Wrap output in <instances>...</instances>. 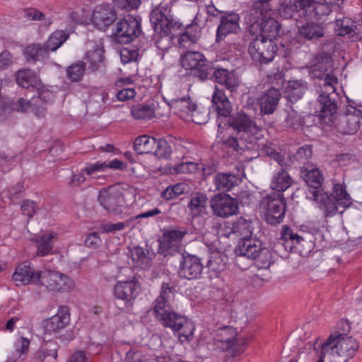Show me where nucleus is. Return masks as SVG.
<instances>
[{"instance_id":"60","label":"nucleus","mask_w":362,"mask_h":362,"mask_svg":"<svg viewBox=\"0 0 362 362\" xmlns=\"http://www.w3.org/2000/svg\"><path fill=\"white\" fill-rule=\"evenodd\" d=\"M115 6L119 9L132 11L140 5V0H112Z\"/></svg>"},{"instance_id":"28","label":"nucleus","mask_w":362,"mask_h":362,"mask_svg":"<svg viewBox=\"0 0 362 362\" xmlns=\"http://www.w3.org/2000/svg\"><path fill=\"white\" fill-rule=\"evenodd\" d=\"M123 162L117 158L104 162L97 161L94 163H88L83 168V173L89 176H94L98 173L105 172L107 169L122 170L124 168Z\"/></svg>"},{"instance_id":"29","label":"nucleus","mask_w":362,"mask_h":362,"mask_svg":"<svg viewBox=\"0 0 362 362\" xmlns=\"http://www.w3.org/2000/svg\"><path fill=\"white\" fill-rule=\"evenodd\" d=\"M212 103L218 117H227L230 115L232 105L223 90L217 88H215L213 93Z\"/></svg>"},{"instance_id":"27","label":"nucleus","mask_w":362,"mask_h":362,"mask_svg":"<svg viewBox=\"0 0 362 362\" xmlns=\"http://www.w3.org/2000/svg\"><path fill=\"white\" fill-rule=\"evenodd\" d=\"M281 93L275 88L268 89L258 100L260 111L264 115L272 114L276 108Z\"/></svg>"},{"instance_id":"55","label":"nucleus","mask_w":362,"mask_h":362,"mask_svg":"<svg viewBox=\"0 0 362 362\" xmlns=\"http://www.w3.org/2000/svg\"><path fill=\"white\" fill-rule=\"evenodd\" d=\"M152 153L158 158L168 159L172 153V148L165 139H156V144Z\"/></svg>"},{"instance_id":"43","label":"nucleus","mask_w":362,"mask_h":362,"mask_svg":"<svg viewBox=\"0 0 362 362\" xmlns=\"http://www.w3.org/2000/svg\"><path fill=\"white\" fill-rule=\"evenodd\" d=\"M239 181L235 175L228 173H218L214 177L216 189L221 191L230 190Z\"/></svg>"},{"instance_id":"40","label":"nucleus","mask_w":362,"mask_h":362,"mask_svg":"<svg viewBox=\"0 0 362 362\" xmlns=\"http://www.w3.org/2000/svg\"><path fill=\"white\" fill-rule=\"evenodd\" d=\"M332 191L333 196H329L334 199L336 203L337 210L338 209L337 204L344 208H347L351 204V199L350 195L346 190V186L340 183L334 184Z\"/></svg>"},{"instance_id":"16","label":"nucleus","mask_w":362,"mask_h":362,"mask_svg":"<svg viewBox=\"0 0 362 362\" xmlns=\"http://www.w3.org/2000/svg\"><path fill=\"white\" fill-rule=\"evenodd\" d=\"M139 286L135 279L129 281H119L114 287L115 297L124 303V308L129 309L138 296Z\"/></svg>"},{"instance_id":"11","label":"nucleus","mask_w":362,"mask_h":362,"mask_svg":"<svg viewBox=\"0 0 362 362\" xmlns=\"http://www.w3.org/2000/svg\"><path fill=\"white\" fill-rule=\"evenodd\" d=\"M235 261L241 267L246 262L255 261L259 269H268L276 261V250H235Z\"/></svg>"},{"instance_id":"42","label":"nucleus","mask_w":362,"mask_h":362,"mask_svg":"<svg viewBox=\"0 0 362 362\" xmlns=\"http://www.w3.org/2000/svg\"><path fill=\"white\" fill-rule=\"evenodd\" d=\"M58 238V233L54 230H48L41 236L34 235L31 241L37 249H52L54 242Z\"/></svg>"},{"instance_id":"18","label":"nucleus","mask_w":362,"mask_h":362,"mask_svg":"<svg viewBox=\"0 0 362 362\" xmlns=\"http://www.w3.org/2000/svg\"><path fill=\"white\" fill-rule=\"evenodd\" d=\"M211 206L215 215L228 217L238 211V204L235 199L228 194H216L211 201Z\"/></svg>"},{"instance_id":"13","label":"nucleus","mask_w":362,"mask_h":362,"mask_svg":"<svg viewBox=\"0 0 362 362\" xmlns=\"http://www.w3.org/2000/svg\"><path fill=\"white\" fill-rule=\"evenodd\" d=\"M117 18L114 6L107 3L95 5L91 12L90 25L98 30L105 32Z\"/></svg>"},{"instance_id":"63","label":"nucleus","mask_w":362,"mask_h":362,"mask_svg":"<svg viewBox=\"0 0 362 362\" xmlns=\"http://www.w3.org/2000/svg\"><path fill=\"white\" fill-rule=\"evenodd\" d=\"M101 244L102 240L100 238L98 233H92L88 234L84 241L85 246L91 249H96L97 247H100Z\"/></svg>"},{"instance_id":"10","label":"nucleus","mask_w":362,"mask_h":362,"mask_svg":"<svg viewBox=\"0 0 362 362\" xmlns=\"http://www.w3.org/2000/svg\"><path fill=\"white\" fill-rule=\"evenodd\" d=\"M236 336L237 331L233 327L227 326L218 329L216 340L226 353V357L228 355L235 357L244 352L245 341L243 339H237Z\"/></svg>"},{"instance_id":"46","label":"nucleus","mask_w":362,"mask_h":362,"mask_svg":"<svg viewBox=\"0 0 362 362\" xmlns=\"http://www.w3.org/2000/svg\"><path fill=\"white\" fill-rule=\"evenodd\" d=\"M331 11L332 8L328 3L325 1L317 2L314 0L312 4V8H310L305 19L319 21L321 20L323 16L329 15Z\"/></svg>"},{"instance_id":"44","label":"nucleus","mask_w":362,"mask_h":362,"mask_svg":"<svg viewBox=\"0 0 362 362\" xmlns=\"http://www.w3.org/2000/svg\"><path fill=\"white\" fill-rule=\"evenodd\" d=\"M24 53L28 62L42 60L49 55L44 44L30 45L25 47Z\"/></svg>"},{"instance_id":"20","label":"nucleus","mask_w":362,"mask_h":362,"mask_svg":"<svg viewBox=\"0 0 362 362\" xmlns=\"http://www.w3.org/2000/svg\"><path fill=\"white\" fill-rule=\"evenodd\" d=\"M202 271V264L200 259L185 251L179 269L180 276L189 280L195 279L201 275Z\"/></svg>"},{"instance_id":"64","label":"nucleus","mask_w":362,"mask_h":362,"mask_svg":"<svg viewBox=\"0 0 362 362\" xmlns=\"http://www.w3.org/2000/svg\"><path fill=\"white\" fill-rule=\"evenodd\" d=\"M13 62V55L9 51L4 50L0 53V71L9 68Z\"/></svg>"},{"instance_id":"58","label":"nucleus","mask_w":362,"mask_h":362,"mask_svg":"<svg viewBox=\"0 0 362 362\" xmlns=\"http://www.w3.org/2000/svg\"><path fill=\"white\" fill-rule=\"evenodd\" d=\"M25 15L28 19L32 21H45V23L47 25H49L52 23V18H45L42 12L34 8L26 9Z\"/></svg>"},{"instance_id":"33","label":"nucleus","mask_w":362,"mask_h":362,"mask_svg":"<svg viewBox=\"0 0 362 362\" xmlns=\"http://www.w3.org/2000/svg\"><path fill=\"white\" fill-rule=\"evenodd\" d=\"M208 198L202 193H196L188 203V208L192 218L206 214Z\"/></svg>"},{"instance_id":"6","label":"nucleus","mask_w":362,"mask_h":362,"mask_svg":"<svg viewBox=\"0 0 362 362\" xmlns=\"http://www.w3.org/2000/svg\"><path fill=\"white\" fill-rule=\"evenodd\" d=\"M228 124L240 139L249 144H256L263 138V131L246 114L238 112L229 117Z\"/></svg>"},{"instance_id":"5","label":"nucleus","mask_w":362,"mask_h":362,"mask_svg":"<svg viewBox=\"0 0 362 362\" xmlns=\"http://www.w3.org/2000/svg\"><path fill=\"white\" fill-rule=\"evenodd\" d=\"M305 181L308 187L306 197L315 202L325 217L334 216L337 213L336 203L329 194L321 189L323 181L321 171L317 168L309 170L305 175Z\"/></svg>"},{"instance_id":"61","label":"nucleus","mask_w":362,"mask_h":362,"mask_svg":"<svg viewBox=\"0 0 362 362\" xmlns=\"http://www.w3.org/2000/svg\"><path fill=\"white\" fill-rule=\"evenodd\" d=\"M37 209V203L30 199L25 200L21 204L22 212L28 218H31L34 216Z\"/></svg>"},{"instance_id":"49","label":"nucleus","mask_w":362,"mask_h":362,"mask_svg":"<svg viewBox=\"0 0 362 362\" xmlns=\"http://www.w3.org/2000/svg\"><path fill=\"white\" fill-rule=\"evenodd\" d=\"M331 62V57L325 52L315 55L310 62V69L313 72H326Z\"/></svg>"},{"instance_id":"36","label":"nucleus","mask_w":362,"mask_h":362,"mask_svg":"<svg viewBox=\"0 0 362 362\" xmlns=\"http://www.w3.org/2000/svg\"><path fill=\"white\" fill-rule=\"evenodd\" d=\"M69 37V33L63 30H57L50 34L44 44L48 53L57 51Z\"/></svg>"},{"instance_id":"24","label":"nucleus","mask_w":362,"mask_h":362,"mask_svg":"<svg viewBox=\"0 0 362 362\" xmlns=\"http://www.w3.org/2000/svg\"><path fill=\"white\" fill-rule=\"evenodd\" d=\"M212 78L216 83L223 86L230 92L236 90L240 85V81L235 72L226 69L216 67Z\"/></svg>"},{"instance_id":"22","label":"nucleus","mask_w":362,"mask_h":362,"mask_svg":"<svg viewBox=\"0 0 362 362\" xmlns=\"http://www.w3.org/2000/svg\"><path fill=\"white\" fill-rule=\"evenodd\" d=\"M38 95H33L30 100H27L23 98L18 100V110L25 112L30 110L37 117H44L46 113V101L45 100V93H40L37 90Z\"/></svg>"},{"instance_id":"59","label":"nucleus","mask_w":362,"mask_h":362,"mask_svg":"<svg viewBox=\"0 0 362 362\" xmlns=\"http://www.w3.org/2000/svg\"><path fill=\"white\" fill-rule=\"evenodd\" d=\"M126 361L127 362H155L153 358L144 356L141 352L132 350L127 353Z\"/></svg>"},{"instance_id":"17","label":"nucleus","mask_w":362,"mask_h":362,"mask_svg":"<svg viewBox=\"0 0 362 362\" xmlns=\"http://www.w3.org/2000/svg\"><path fill=\"white\" fill-rule=\"evenodd\" d=\"M314 0H288V1L282 5L279 13L284 18H293L298 20V18L303 17L306 18L309 13L312 4Z\"/></svg>"},{"instance_id":"52","label":"nucleus","mask_w":362,"mask_h":362,"mask_svg":"<svg viewBox=\"0 0 362 362\" xmlns=\"http://www.w3.org/2000/svg\"><path fill=\"white\" fill-rule=\"evenodd\" d=\"M281 239L284 242H288V240L291 242L292 245L289 247V249H294L295 245H300V243L305 240L303 237L294 233L293 230L287 226H284L282 228Z\"/></svg>"},{"instance_id":"35","label":"nucleus","mask_w":362,"mask_h":362,"mask_svg":"<svg viewBox=\"0 0 362 362\" xmlns=\"http://www.w3.org/2000/svg\"><path fill=\"white\" fill-rule=\"evenodd\" d=\"M292 184V179L289 174L284 170L281 169L275 173L271 181V188L275 192L282 193L286 191Z\"/></svg>"},{"instance_id":"57","label":"nucleus","mask_w":362,"mask_h":362,"mask_svg":"<svg viewBox=\"0 0 362 362\" xmlns=\"http://www.w3.org/2000/svg\"><path fill=\"white\" fill-rule=\"evenodd\" d=\"M351 327L347 320H341L336 326L335 331L332 333L327 340L337 339L344 337H350L348 335L350 332Z\"/></svg>"},{"instance_id":"1","label":"nucleus","mask_w":362,"mask_h":362,"mask_svg":"<svg viewBox=\"0 0 362 362\" xmlns=\"http://www.w3.org/2000/svg\"><path fill=\"white\" fill-rule=\"evenodd\" d=\"M173 300L174 293L172 288L167 284H163L160 295L155 301V316L164 327L177 332L182 342L190 341L194 331V325L192 321L173 310Z\"/></svg>"},{"instance_id":"19","label":"nucleus","mask_w":362,"mask_h":362,"mask_svg":"<svg viewBox=\"0 0 362 362\" xmlns=\"http://www.w3.org/2000/svg\"><path fill=\"white\" fill-rule=\"evenodd\" d=\"M240 30V17L233 12H225L221 16L220 24L216 30V42L223 40L230 34H236Z\"/></svg>"},{"instance_id":"4","label":"nucleus","mask_w":362,"mask_h":362,"mask_svg":"<svg viewBox=\"0 0 362 362\" xmlns=\"http://www.w3.org/2000/svg\"><path fill=\"white\" fill-rule=\"evenodd\" d=\"M170 8L167 4H160L153 9L150 16V21L155 31L154 40L158 49L167 50L171 46L170 30L175 27L170 13Z\"/></svg>"},{"instance_id":"37","label":"nucleus","mask_w":362,"mask_h":362,"mask_svg":"<svg viewBox=\"0 0 362 362\" xmlns=\"http://www.w3.org/2000/svg\"><path fill=\"white\" fill-rule=\"evenodd\" d=\"M133 83L131 78H121L116 81L115 86L121 88V90H117L116 98L119 101H126L133 99L136 95L134 88H128L127 86Z\"/></svg>"},{"instance_id":"41","label":"nucleus","mask_w":362,"mask_h":362,"mask_svg":"<svg viewBox=\"0 0 362 362\" xmlns=\"http://www.w3.org/2000/svg\"><path fill=\"white\" fill-rule=\"evenodd\" d=\"M156 144V139L148 135H141L134 140V149L139 154L152 153Z\"/></svg>"},{"instance_id":"8","label":"nucleus","mask_w":362,"mask_h":362,"mask_svg":"<svg viewBox=\"0 0 362 362\" xmlns=\"http://www.w3.org/2000/svg\"><path fill=\"white\" fill-rule=\"evenodd\" d=\"M254 37L248 47V52L252 59L259 64H268L272 62L278 50L276 43L264 37Z\"/></svg>"},{"instance_id":"47","label":"nucleus","mask_w":362,"mask_h":362,"mask_svg":"<svg viewBox=\"0 0 362 362\" xmlns=\"http://www.w3.org/2000/svg\"><path fill=\"white\" fill-rule=\"evenodd\" d=\"M355 22L349 18L344 17L336 20L335 30L340 36L352 37L355 33Z\"/></svg>"},{"instance_id":"53","label":"nucleus","mask_w":362,"mask_h":362,"mask_svg":"<svg viewBox=\"0 0 362 362\" xmlns=\"http://www.w3.org/2000/svg\"><path fill=\"white\" fill-rule=\"evenodd\" d=\"M154 110L149 105H137L132 107V115L136 119H149L154 117Z\"/></svg>"},{"instance_id":"48","label":"nucleus","mask_w":362,"mask_h":362,"mask_svg":"<svg viewBox=\"0 0 362 362\" xmlns=\"http://www.w3.org/2000/svg\"><path fill=\"white\" fill-rule=\"evenodd\" d=\"M57 349L58 346L54 342H46L35 353L33 358L34 362H43L48 356L56 359L57 358Z\"/></svg>"},{"instance_id":"26","label":"nucleus","mask_w":362,"mask_h":362,"mask_svg":"<svg viewBox=\"0 0 362 362\" xmlns=\"http://www.w3.org/2000/svg\"><path fill=\"white\" fill-rule=\"evenodd\" d=\"M362 123V112L360 110L351 107L348 110L340 124L341 132L346 134H354L359 129Z\"/></svg>"},{"instance_id":"23","label":"nucleus","mask_w":362,"mask_h":362,"mask_svg":"<svg viewBox=\"0 0 362 362\" xmlns=\"http://www.w3.org/2000/svg\"><path fill=\"white\" fill-rule=\"evenodd\" d=\"M70 321L69 309L62 307L58 313L43 322V327L47 333H57L66 327Z\"/></svg>"},{"instance_id":"51","label":"nucleus","mask_w":362,"mask_h":362,"mask_svg":"<svg viewBox=\"0 0 362 362\" xmlns=\"http://www.w3.org/2000/svg\"><path fill=\"white\" fill-rule=\"evenodd\" d=\"M276 252V256H280L283 259L287 261L293 267H297L302 262V256L299 250H279Z\"/></svg>"},{"instance_id":"15","label":"nucleus","mask_w":362,"mask_h":362,"mask_svg":"<svg viewBox=\"0 0 362 362\" xmlns=\"http://www.w3.org/2000/svg\"><path fill=\"white\" fill-rule=\"evenodd\" d=\"M37 284L44 286L49 291H63L74 287L73 280L68 276L57 271L45 270L38 272Z\"/></svg>"},{"instance_id":"25","label":"nucleus","mask_w":362,"mask_h":362,"mask_svg":"<svg viewBox=\"0 0 362 362\" xmlns=\"http://www.w3.org/2000/svg\"><path fill=\"white\" fill-rule=\"evenodd\" d=\"M170 107L175 115L185 121L187 119L191 118L190 115L197 105L187 96L172 100Z\"/></svg>"},{"instance_id":"3","label":"nucleus","mask_w":362,"mask_h":362,"mask_svg":"<svg viewBox=\"0 0 362 362\" xmlns=\"http://www.w3.org/2000/svg\"><path fill=\"white\" fill-rule=\"evenodd\" d=\"M358 348L359 344L353 337L327 340L321 345L317 362H347L355 356Z\"/></svg>"},{"instance_id":"38","label":"nucleus","mask_w":362,"mask_h":362,"mask_svg":"<svg viewBox=\"0 0 362 362\" xmlns=\"http://www.w3.org/2000/svg\"><path fill=\"white\" fill-rule=\"evenodd\" d=\"M187 234L186 230H168L163 232L161 244L167 249L178 248L179 244Z\"/></svg>"},{"instance_id":"21","label":"nucleus","mask_w":362,"mask_h":362,"mask_svg":"<svg viewBox=\"0 0 362 362\" xmlns=\"http://www.w3.org/2000/svg\"><path fill=\"white\" fill-rule=\"evenodd\" d=\"M39 272H35L33 267L28 262L18 264L13 274V280L17 286L28 285L30 283L38 284Z\"/></svg>"},{"instance_id":"31","label":"nucleus","mask_w":362,"mask_h":362,"mask_svg":"<svg viewBox=\"0 0 362 362\" xmlns=\"http://www.w3.org/2000/svg\"><path fill=\"white\" fill-rule=\"evenodd\" d=\"M17 83L24 88L39 89L40 80L35 72L29 69H24L17 71L16 74Z\"/></svg>"},{"instance_id":"54","label":"nucleus","mask_w":362,"mask_h":362,"mask_svg":"<svg viewBox=\"0 0 362 362\" xmlns=\"http://www.w3.org/2000/svg\"><path fill=\"white\" fill-rule=\"evenodd\" d=\"M85 59L89 64L88 69L95 71L104 59L103 52L100 49L89 51L86 53Z\"/></svg>"},{"instance_id":"14","label":"nucleus","mask_w":362,"mask_h":362,"mask_svg":"<svg viewBox=\"0 0 362 362\" xmlns=\"http://www.w3.org/2000/svg\"><path fill=\"white\" fill-rule=\"evenodd\" d=\"M98 200L102 207L115 214H122L127 206L122 192L114 187L100 190Z\"/></svg>"},{"instance_id":"45","label":"nucleus","mask_w":362,"mask_h":362,"mask_svg":"<svg viewBox=\"0 0 362 362\" xmlns=\"http://www.w3.org/2000/svg\"><path fill=\"white\" fill-rule=\"evenodd\" d=\"M227 257L220 250H211L206 266L214 272H220L224 269L227 262Z\"/></svg>"},{"instance_id":"50","label":"nucleus","mask_w":362,"mask_h":362,"mask_svg":"<svg viewBox=\"0 0 362 362\" xmlns=\"http://www.w3.org/2000/svg\"><path fill=\"white\" fill-rule=\"evenodd\" d=\"M68 18L75 24L90 25V16L89 15L88 10L85 7L69 11Z\"/></svg>"},{"instance_id":"30","label":"nucleus","mask_w":362,"mask_h":362,"mask_svg":"<svg viewBox=\"0 0 362 362\" xmlns=\"http://www.w3.org/2000/svg\"><path fill=\"white\" fill-rule=\"evenodd\" d=\"M335 91V86L324 85L323 90L319 95L318 100L321 104V110L325 115H333L337 109V104L334 100H332L330 94Z\"/></svg>"},{"instance_id":"62","label":"nucleus","mask_w":362,"mask_h":362,"mask_svg":"<svg viewBox=\"0 0 362 362\" xmlns=\"http://www.w3.org/2000/svg\"><path fill=\"white\" fill-rule=\"evenodd\" d=\"M139 57V52L136 49H129L124 48L120 52V58L123 64H128L131 62H135Z\"/></svg>"},{"instance_id":"2","label":"nucleus","mask_w":362,"mask_h":362,"mask_svg":"<svg viewBox=\"0 0 362 362\" xmlns=\"http://www.w3.org/2000/svg\"><path fill=\"white\" fill-rule=\"evenodd\" d=\"M271 6L267 1H256L247 18V31L251 36L264 37L274 40L279 34L280 25L270 16Z\"/></svg>"},{"instance_id":"32","label":"nucleus","mask_w":362,"mask_h":362,"mask_svg":"<svg viewBox=\"0 0 362 362\" xmlns=\"http://www.w3.org/2000/svg\"><path fill=\"white\" fill-rule=\"evenodd\" d=\"M298 35L305 40H317L324 35L323 28L320 23L308 22L298 26Z\"/></svg>"},{"instance_id":"9","label":"nucleus","mask_w":362,"mask_h":362,"mask_svg":"<svg viewBox=\"0 0 362 362\" xmlns=\"http://www.w3.org/2000/svg\"><path fill=\"white\" fill-rule=\"evenodd\" d=\"M141 33L139 21L132 15H127L116 23L112 30V37L119 44H128L137 37Z\"/></svg>"},{"instance_id":"56","label":"nucleus","mask_w":362,"mask_h":362,"mask_svg":"<svg viewBox=\"0 0 362 362\" xmlns=\"http://www.w3.org/2000/svg\"><path fill=\"white\" fill-rule=\"evenodd\" d=\"M85 72V62H78L68 67L66 74L68 78L72 81H79Z\"/></svg>"},{"instance_id":"39","label":"nucleus","mask_w":362,"mask_h":362,"mask_svg":"<svg viewBox=\"0 0 362 362\" xmlns=\"http://www.w3.org/2000/svg\"><path fill=\"white\" fill-rule=\"evenodd\" d=\"M129 252L128 255L130 257L133 267L146 269L150 266L152 259L150 250H129Z\"/></svg>"},{"instance_id":"7","label":"nucleus","mask_w":362,"mask_h":362,"mask_svg":"<svg viewBox=\"0 0 362 362\" xmlns=\"http://www.w3.org/2000/svg\"><path fill=\"white\" fill-rule=\"evenodd\" d=\"M260 210L264 213L266 221L270 225H277L284 221L286 202L282 193L272 192L262 198Z\"/></svg>"},{"instance_id":"12","label":"nucleus","mask_w":362,"mask_h":362,"mask_svg":"<svg viewBox=\"0 0 362 362\" xmlns=\"http://www.w3.org/2000/svg\"><path fill=\"white\" fill-rule=\"evenodd\" d=\"M180 64L186 70H190L193 75L201 81L208 78L210 64L204 55L199 52H187L180 57Z\"/></svg>"},{"instance_id":"34","label":"nucleus","mask_w":362,"mask_h":362,"mask_svg":"<svg viewBox=\"0 0 362 362\" xmlns=\"http://www.w3.org/2000/svg\"><path fill=\"white\" fill-rule=\"evenodd\" d=\"M201 36L200 28L197 24L188 25L185 32L179 37L178 43L180 47H189L196 43Z\"/></svg>"}]
</instances>
